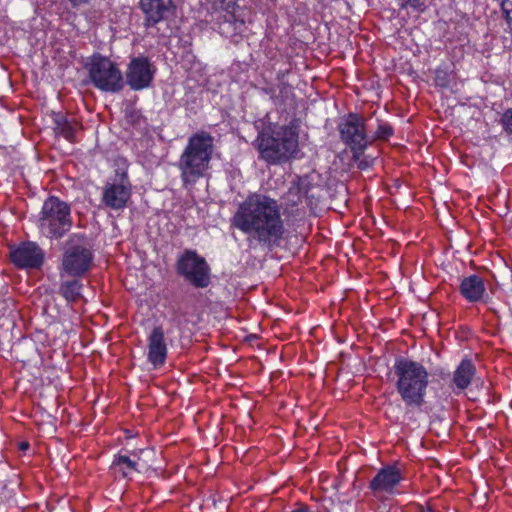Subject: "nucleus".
Here are the masks:
<instances>
[{
    "instance_id": "obj_5",
    "label": "nucleus",
    "mask_w": 512,
    "mask_h": 512,
    "mask_svg": "<svg viewBox=\"0 0 512 512\" xmlns=\"http://www.w3.org/2000/svg\"><path fill=\"white\" fill-rule=\"evenodd\" d=\"M72 224L71 208L66 202L55 196L44 201L38 219V228L43 236L51 240L61 239L70 231Z\"/></svg>"
},
{
    "instance_id": "obj_17",
    "label": "nucleus",
    "mask_w": 512,
    "mask_h": 512,
    "mask_svg": "<svg viewBox=\"0 0 512 512\" xmlns=\"http://www.w3.org/2000/svg\"><path fill=\"white\" fill-rule=\"evenodd\" d=\"M486 291L482 278L477 275H470L462 279L460 292L470 302H477L483 298Z\"/></svg>"
},
{
    "instance_id": "obj_18",
    "label": "nucleus",
    "mask_w": 512,
    "mask_h": 512,
    "mask_svg": "<svg viewBox=\"0 0 512 512\" xmlns=\"http://www.w3.org/2000/svg\"><path fill=\"white\" fill-rule=\"evenodd\" d=\"M475 367L472 362L468 359H464L453 375V383L459 390H463L468 387L475 375Z\"/></svg>"
},
{
    "instance_id": "obj_30",
    "label": "nucleus",
    "mask_w": 512,
    "mask_h": 512,
    "mask_svg": "<svg viewBox=\"0 0 512 512\" xmlns=\"http://www.w3.org/2000/svg\"><path fill=\"white\" fill-rule=\"evenodd\" d=\"M29 443L28 442H21L19 444V449L22 450V451H26L29 449Z\"/></svg>"
},
{
    "instance_id": "obj_1",
    "label": "nucleus",
    "mask_w": 512,
    "mask_h": 512,
    "mask_svg": "<svg viewBox=\"0 0 512 512\" xmlns=\"http://www.w3.org/2000/svg\"><path fill=\"white\" fill-rule=\"evenodd\" d=\"M232 225L266 245L278 244L285 233L278 201L261 193L248 195L238 205L232 217Z\"/></svg>"
},
{
    "instance_id": "obj_23",
    "label": "nucleus",
    "mask_w": 512,
    "mask_h": 512,
    "mask_svg": "<svg viewBox=\"0 0 512 512\" xmlns=\"http://www.w3.org/2000/svg\"><path fill=\"white\" fill-rule=\"evenodd\" d=\"M335 488L337 489V494H336V498H335V501L337 502L336 503L337 507L342 512H349V510H350V499L346 495H344V494L339 492L340 484H337L335 486Z\"/></svg>"
},
{
    "instance_id": "obj_22",
    "label": "nucleus",
    "mask_w": 512,
    "mask_h": 512,
    "mask_svg": "<svg viewBox=\"0 0 512 512\" xmlns=\"http://www.w3.org/2000/svg\"><path fill=\"white\" fill-rule=\"evenodd\" d=\"M215 9H221L234 14L238 0H209Z\"/></svg>"
},
{
    "instance_id": "obj_25",
    "label": "nucleus",
    "mask_w": 512,
    "mask_h": 512,
    "mask_svg": "<svg viewBox=\"0 0 512 512\" xmlns=\"http://www.w3.org/2000/svg\"><path fill=\"white\" fill-rule=\"evenodd\" d=\"M501 123L506 132L512 133V108L503 113Z\"/></svg>"
},
{
    "instance_id": "obj_8",
    "label": "nucleus",
    "mask_w": 512,
    "mask_h": 512,
    "mask_svg": "<svg viewBox=\"0 0 512 512\" xmlns=\"http://www.w3.org/2000/svg\"><path fill=\"white\" fill-rule=\"evenodd\" d=\"M92 260L93 254L87 247L82 245L69 246L62 257L59 268L60 276H82L90 269Z\"/></svg>"
},
{
    "instance_id": "obj_24",
    "label": "nucleus",
    "mask_w": 512,
    "mask_h": 512,
    "mask_svg": "<svg viewBox=\"0 0 512 512\" xmlns=\"http://www.w3.org/2000/svg\"><path fill=\"white\" fill-rule=\"evenodd\" d=\"M56 133L63 136L67 140H72L75 135V125L67 121V123L59 128Z\"/></svg>"
},
{
    "instance_id": "obj_31",
    "label": "nucleus",
    "mask_w": 512,
    "mask_h": 512,
    "mask_svg": "<svg viewBox=\"0 0 512 512\" xmlns=\"http://www.w3.org/2000/svg\"><path fill=\"white\" fill-rule=\"evenodd\" d=\"M422 512H432V510L431 509H427V511H422Z\"/></svg>"
},
{
    "instance_id": "obj_16",
    "label": "nucleus",
    "mask_w": 512,
    "mask_h": 512,
    "mask_svg": "<svg viewBox=\"0 0 512 512\" xmlns=\"http://www.w3.org/2000/svg\"><path fill=\"white\" fill-rule=\"evenodd\" d=\"M144 452H146L144 449L133 451L131 453L133 458L127 455H116L110 467L112 472L122 478H131L135 472H140L142 467L139 463V454Z\"/></svg>"
},
{
    "instance_id": "obj_28",
    "label": "nucleus",
    "mask_w": 512,
    "mask_h": 512,
    "mask_svg": "<svg viewBox=\"0 0 512 512\" xmlns=\"http://www.w3.org/2000/svg\"><path fill=\"white\" fill-rule=\"evenodd\" d=\"M67 119L63 115H56L54 118L55 123V131H57L59 128H61L65 123H67Z\"/></svg>"
},
{
    "instance_id": "obj_21",
    "label": "nucleus",
    "mask_w": 512,
    "mask_h": 512,
    "mask_svg": "<svg viewBox=\"0 0 512 512\" xmlns=\"http://www.w3.org/2000/svg\"><path fill=\"white\" fill-rule=\"evenodd\" d=\"M341 138L348 145H352V114L349 113L345 122L339 125Z\"/></svg>"
},
{
    "instance_id": "obj_20",
    "label": "nucleus",
    "mask_w": 512,
    "mask_h": 512,
    "mask_svg": "<svg viewBox=\"0 0 512 512\" xmlns=\"http://www.w3.org/2000/svg\"><path fill=\"white\" fill-rule=\"evenodd\" d=\"M81 290L82 283L76 279L64 281L60 285V293L68 302H74L79 299Z\"/></svg>"
},
{
    "instance_id": "obj_2",
    "label": "nucleus",
    "mask_w": 512,
    "mask_h": 512,
    "mask_svg": "<svg viewBox=\"0 0 512 512\" xmlns=\"http://www.w3.org/2000/svg\"><path fill=\"white\" fill-rule=\"evenodd\" d=\"M214 151V137L210 133L201 130L188 138L177 162L185 186L195 184L208 174Z\"/></svg>"
},
{
    "instance_id": "obj_26",
    "label": "nucleus",
    "mask_w": 512,
    "mask_h": 512,
    "mask_svg": "<svg viewBox=\"0 0 512 512\" xmlns=\"http://www.w3.org/2000/svg\"><path fill=\"white\" fill-rule=\"evenodd\" d=\"M398 2L402 8L410 6L415 9H420L424 6V0H398Z\"/></svg>"
},
{
    "instance_id": "obj_4",
    "label": "nucleus",
    "mask_w": 512,
    "mask_h": 512,
    "mask_svg": "<svg viewBox=\"0 0 512 512\" xmlns=\"http://www.w3.org/2000/svg\"><path fill=\"white\" fill-rule=\"evenodd\" d=\"M397 376L396 387L407 406L420 407L424 402L428 386V372L417 362L399 359L394 365Z\"/></svg>"
},
{
    "instance_id": "obj_19",
    "label": "nucleus",
    "mask_w": 512,
    "mask_h": 512,
    "mask_svg": "<svg viewBox=\"0 0 512 512\" xmlns=\"http://www.w3.org/2000/svg\"><path fill=\"white\" fill-rule=\"evenodd\" d=\"M306 186V180L300 177H297V179L292 182L287 192V199L292 205H297L302 202V198L307 194Z\"/></svg>"
},
{
    "instance_id": "obj_14",
    "label": "nucleus",
    "mask_w": 512,
    "mask_h": 512,
    "mask_svg": "<svg viewBox=\"0 0 512 512\" xmlns=\"http://www.w3.org/2000/svg\"><path fill=\"white\" fill-rule=\"evenodd\" d=\"M139 4L147 26L159 23L174 9L172 0H140Z\"/></svg>"
},
{
    "instance_id": "obj_9",
    "label": "nucleus",
    "mask_w": 512,
    "mask_h": 512,
    "mask_svg": "<svg viewBox=\"0 0 512 512\" xmlns=\"http://www.w3.org/2000/svg\"><path fill=\"white\" fill-rule=\"evenodd\" d=\"M156 69L145 56L133 58L126 70V82L132 90L148 88L155 75Z\"/></svg>"
},
{
    "instance_id": "obj_11",
    "label": "nucleus",
    "mask_w": 512,
    "mask_h": 512,
    "mask_svg": "<svg viewBox=\"0 0 512 512\" xmlns=\"http://www.w3.org/2000/svg\"><path fill=\"white\" fill-rule=\"evenodd\" d=\"M131 196V184L125 174L119 183L107 184L103 194L104 204L114 210L123 209Z\"/></svg>"
},
{
    "instance_id": "obj_6",
    "label": "nucleus",
    "mask_w": 512,
    "mask_h": 512,
    "mask_svg": "<svg viewBox=\"0 0 512 512\" xmlns=\"http://www.w3.org/2000/svg\"><path fill=\"white\" fill-rule=\"evenodd\" d=\"M88 70L91 83L103 92L117 93L124 87L122 72L107 57L93 55Z\"/></svg>"
},
{
    "instance_id": "obj_13",
    "label": "nucleus",
    "mask_w": 512,
    "mask_h": 512,
    "mask_svg": "<svg viewBox=\"0 0 512 512\" xmlns=\"http://www.w3.org/2000/svg\"><path fill=\"white\" fill-rule=\"evenodd\" d=\"M403 480L400 469L397 466L389 465L382 468L371 482L374 491L393 494L396 487Z\"/></svg>"
},
{
    "instance_id": "obj_12",
    "label": "nucleus",
    "mask_w": 512,
    "mask_h": 512,
    "mask_svg": "<svg viewBox=\"0 0 512 512\" xmlns=\"http://www.w3.org/2000/svg\"><path fill=\"white\" fill-rule=\"evenodd\" d=\"M147 341V359L153 368H160L165 364L168 353L163 328L161 326L154 327L149 333Z\"/></svg>"
},
{
    "instance_id": "obj_15",
    "label": "nucleus",
    "mask_w": 512,
    "mask_h": 512,
    "mask_svg": "<svg viewBox=\"0 0 512 512\" xmlns=\"http://www.w3.org/2000/svg\"><path fill=\"white\" fill-rule=\"evenodd\" d=\"M368 142L363 119L354 114V164L357 162V167L360 170L368 169L374 160V158L370 156L359 159L358 151L362 152Z\"/></svg>"
},
{
    "instance_id": "obj_10",
    "label": "nucleus",
    "mask_w": 512,
    "mask_h": 512,
    "mask_svg": "<svg viewBox=\"0 0 512 512\" xmlns=\"http://www.w3.org/2000/svg\"><path fill=\"white\" fill-rule=\"evenodd\" d=\"M45 253L35 242H22L10 248L11 262L20 269H39Z\"/></svg>"
},
{
    "instance_id": "obj_7",
    "label": "nucleus",
    "mask_w": 512,
    "mask_h": 512,
    "mask_svg": "<svg viewBox=\"0 0 512 512\" xmlns=\"http://www.w3.org/2000/svg\"><path fill=\"white\" fill-rule=\"evenodd\" d=\"M178 272L196 287H207L210 283L209 267L204 258L195 251H186L178 260Z\"/></svg>"
},
{
    "instance_id": "obj_29",
    "label": "nucleus",
    "mask_w": 512,
    "mask_h": 512,
    "mask_svg": "<svg viewBox=\"0 0 512 512\" xmlns=\"http://www.w3.org/2000/svg\"><path fill=\"white\" fill-rule=\"evenodd\" d=\"M67 1L74 8L87 5L91 2V0H67Z\"/></svg>"
},
{
    "instance_id": "obj_3",
    "label": "nucleus",
    "mask_w": 512,
    "mask_h": 512,
    "mask_svg": "<svg viewBox=\"0 0 512 512\" xmlns=\"http://www.w3.org/2000/svg\"><path fill=\"white\" fill-rule=\"evenodd\" d=\"M254 145L259 158L275 165L292 158L298 151V133L290 126L270 124L258 132Z\"/></svg>"
},
{
    "instance_id": "obj_27",
    "label": "nucleus",
    "mask_w": 512,
    "mask_h": 512,
    "mask_svg": "<svg viewBox=\"0 0 512 512\" xmlns=\"http://www.w3.org/2000/svg\"><path fill=\"white\" fill-rule=\"evenodd\" d=\"M502 10L509 23H512V0H502Z\"/></svg>"
}]
</instances>
